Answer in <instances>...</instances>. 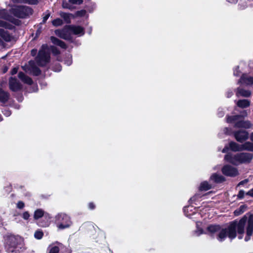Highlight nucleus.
Instances as JSON below:
<instances>
[{"mask_svg": "<svg viewBox=\"0 0 253 253\" xmlns=\"http://www.w3.org/2000/svg\"><path fill=\"white\" fill-rule=\"evenodd\" d=\"M33 10L29 6L23 5H14L8 11L6 9L0 10V18L10 21L16 25L20 24V21L14 16L19 18H24L32 14Z\"/></svg>", "mask_w": 253, "mask_h": 253, "instance_id": "1", "label": "nucleus"}, {"mask_svg": "<svg viewBox=\"0 0 253 253\" xmlns=\"http://www.w3.org/2000/svg\"><path fill=\"white\" fill-rule=\"evenodd\" d=\"M253 158V155L250 153H239L235 155L231 153L226 154L224 159L233 165H238L242 164L250 163Z\"/></svg>", "mask_w": 253, "mask_h": 253, "instance_id": "2", "label": "nucleus"}, {"mask_svg": "<svg viewBox=\"0 0 253 253\" xmlns=\"http://www.w3.org/2000/svg\"><path fill=\"white\" fill-rule=\"evenodd\" d=\"M38 64L41 66H45L50 61V50L47 44H43L39 51L36 58Z\"/></svg>", "mask_w": 253, "mask_h": 253, "instance_id": "3", "label": "nucleus"}, {"mask_svg": "<svg viewBox=\"0 0 253 253\" xmlns=\"http://www.w3.org/2000/svg\"><path fill=\"white\" fill-rule=\"evenodd\" d=\"M0 27L5 28V29L0 28V37L6 42L12 41L13 39V37L6 29L12 30L14 27L9 23L1 20H0Z\"/></svg>", "mask_w": 253, "mask_h": 253, "instance_id": "4", "label": "nucleus"}, {"mask_svg": "<svg viewBox=\"0 0 253 253\" xmlns=\"http://www.w3.org/2000/svg\"><path fill=\"white\" fill-rule=\"evenodd\" d=\"M55 222L59 229H64L69 227L71 224L70 217L65 213H58L55 216Z\"/></svg>", "mask_w": 253, "mask_h": 253, "instance_id": "5", "label": "nucleus"}, {"mask_svg": "<svg viewBox=\"0 0 253 253\" xmlns=\"http://www.w3.org/2000/svg\"><path fill=\"white\" fill-rule=\"evenodd\" d=\"M239 118H240V116L239 115L228 116L227 118V122L235 123V126L238 128L243 127L245 128H249L252 126V124L250 121H238Z\"/></svg>", "mask_w": 253, "mask_h": 253, "instance_id": "6", "label": "nucleus"}, {"mask_svg": "<svg viewBox=\"0 0 253 253\" xmlns=\"http://www.w3.org/2000/svg\"><path fill=\"white\" fill-rule=\"evenodd\" d=\"M21 239L18 236L11 235L6 240V247L9 252H13L18 244L21 242Z\"/></svg>", "mask_w": 253, "mask_h": 253, "instance_id": "7", "label": "nucleus"}, {"mask_svg": "<svg viewBox=\"0 0 253 253\" xmlns=\"http://www.w3.org/2000/svg\"><path fill=\"white\" fill-rule=\"evenodd\" d=\"M208 231L211 234L217 233V239L220 242L224 241L226 238L220 240L219 235L222 230H226V228H221L219 225H211L208 227Z\"/></svg>", "mask_w": 253, "mask_h": 253, "instance_id": "8", "label": "nucleus"}, {"mask_svg": "<svg viewBox=\"0 0 253 253\" xmlns=\"http://www.w3.org/2000/svg\"><path fill=\"white\" fill-rule=\"evenodd\" d=\"M55 34L61 38L65 40H70L71 38V32L69 30V26L65 27L62 30H56Z\"/></svg>", "mask_w": 253, "mask_h": 253, "instance_id": "9", "label": "nucleus"}, {"mask_svg": "<svg viewBox=\"0 0 253 253\" xmlns=\"http://www.w3.org/2000/svg\"><path fill=\"white\" fill-rule=\"evenodd\" d=\"M9 88L13 91H17L22 88V85L18 80L11 77L9 80Z\"/></svg>", "mask_w": 253, "mask_h": 253, "instance_id": "10", "label": "nucleus"}, {"mask_svg": "<svg viewBox=\"0 0 253 253\" xmlns=\"http://www.w3.org/2000/svg\"><path fill=\"white\" fill-rule=\"evenodd\" d=\"M234 136L237 141L243 142L249 137V133L245 130H239L234 132Z\"/></svg>", "mask_w": 253, "mask_h": 253, "instance_id": "11", "label": "nucleus"}, {"mask_svg": "<svg viewBox=\"0 0 253 253\" xmlns=\"http://www.w3.org/2000/svg\"><path fill=\"white\" fill-rule=\"evenodd\" d=\"M28 68V70L24 69L27 72H29L36 76L41 74V70L35 65V63L34 61H30L29 62Z\"/></svg>", "mask_w": 253, "mask_h": 253, "instance_id": "12", "label": "nucleus"}, {"mask_svg": "<svg viewBox=\"0 0 253 253\" xmlns=\"http://www.w3.org/2000/svg\"><path fill=\"white\" fill-rule=\"evenodd\" d=\"M69 30L72 34L82 36L84 34L83 28L79 26H69Z\"/></svg>", "mask_w": 253, "mask_h": 253, "instance_id": "13", "label": "nucleus"}, {"mask_svg": "<svg viewBox=\"0 0 253 253\" xmlns=\"http://www.w3.org/2000/svg\"><path fill=\"white\" fill-rule=\"evenodd\" d=\"M236 95L238 97H249L251 95V92L249 90L238 87L236 90Z\"/></svg>", "mask_w": 253, "mask_h": 253, "instance_id": "14", "label": "nucleus"}, {"mask_svg": "<svg viewBox=\"0 0 253 253\" xmlns=\"http://www.w3.org/2000/svg\"><path fill=\"white\" fill-rule=\"evenodd\" d=\"M222 172L223 174H237L238 171L236 168L227 165L222 168Z\"/></svg>", "mask_w": 253, "mask_h": 253, "instance_id": "15", "label": "nucleus"}, {"mask_svg": "<svg viewBox=\"0 0 253 253\" xmlns=\"http://www.w3.org/2000/svg\"><path fill=\"white\" fill-rule=\"evenodd\" d=\"M239 83L245 85L253 84V77L243 75L240 78Z\"/></svg>", "mask_w": 253, "mask_h": 253, "instance_id": "16", "label": "nucleus"}, {"mask_svg": "<svg viewBox=\"0 0 253 253\" xmlns=\"http://www.w3.org/2000/svg\"><path fill=\"white\" fill-rule=\"evenodd\" d=\"M18 78L25 84L30 85L33 83V81L31 78L26 76L22 72H19L18 73Z\"/></svg>", "mask_w": 253, "mask_h": 253, "instance_id": "17", "label": "nucleus"}, {"mask_svg": "<svg viewBox=\"0 0 253 253\" xmlns=\"http://www.w3.org/2000/svg\"><path fill=\"white\" fill-rule=\"evenodd\" d=\"M236 105L240 108H246L250 106L251 101L248 99H241L236 102Z\"/></svg>", "mask_w": 253, "mask_h": 253, "instance_id": "18", "label": "nucleus"}, {"mask_svg": "<svg viewBox=\"0 0 253 253\" xmlns=\"http://www.w3.org/2000/svg\"><path fill=\"white\" fill-rule=\"evenodd\" d=\"M9 98L8 92L4 91L0 88V101L3 103L6 102Z\"/></svg>", "mask_w": 253, "mask_h": 253, "instance_id": "19", "label": "nucleus"}, {"mask_svg": "<svg viewBox=\"0 0 253 253\" xmlns=\"http://www.w3.org/2000/svg\"><path fill=\"white\" fill-rule=\"evenodd\" d=\"M229 147L230 149L234 152L242 151V145H239L235 142H230Z\"/></svg>", "mask_w": 253, "mask_h": 253, "instance_id": "20", "label": "nucleus"}, {"mask_svg": "<svg viewBox=\"0 0 253 253\" xmlns=\"http://www.w3.org/2000/svg\"><path fill=\"white\" fill-rule=\"evenodd\" d=\"M50 39H51L52 42L54 44L60 46L62 48H66L67 46H66V45L65 44V43L62 41L59 40L58 39H57L55 37H51Z\"/></svg>", "mask_w": 253, "mask_h": 253, "instance_id": "21", "label": "nucleus"}, {"mask_svg": "<svg viewBox=\"0 0 253 253\" xmlns=\"http://www.w3.org/2000/svg\"><path fill=\"white\" fill-rule=\"evenodd\" d=\"M211 179L216 183H221L225 180V178L223 175H212Z\"/></svg>", "mask_w": 253, "mask_h": 253, "instance_id": "22", "label": "nucleus"}, {"mask_svg": "<svg viewBox=\"0 0 253 253\" xmlns=\"http://www.w3.org/2000/svg\"><path fill=\"white\" fill-rule=\"evenodd\" d=\"M242 151L247 150L253 151V143L250 142H246L242 144Z\"/></svg>", "mask_w": 253, "mask_h": 253, "instance_id": "23", "label": "nucleus"}, {"mask_svg": "<svg viewBox=\"0 0 253 253\" xmlns=\"http://www.w3.org/2000/svg\"><path fill=\"white\" fill-rule=\"evenodd\" d=\"M211 188V185L207 181H204L201 183L199 187L200 191H207Z\"/></svg>", "mask_w": 253, "mask_h": 253, "instance_id": "24", "label": "nucleus"}, {"mask_svg": "<svg viewBox=\"0 0 253 253\" xmlns=\"http://www.w3.org/2000/svg\"><path fill=\"white\" fill-rule=\"evenodd\" d=\"M44 215V211L41 209L37 210L34 214V217L35 219H38Z\"/></svg>", "mask_w": 253, "mask_h": 253, "instance_id": "25", "label": "nucleus"}, {"mask_svg": "<svg viewBox=\"0 0 253 253\" xmlns=\"http://www.w3.org/2000/svg\"><path fill=\"white\" fill-rule=\"evenodd\" d=\"M48 253H59V247L58 246L52 245L48 247Z\"/></svg>", "mask_w": 253, "mask_h": 253, "instance_id": "26", "label": "nucleus"}, {"mask_svg": "<svg viewBox=\"0 0 253 253\" xmlns=\"http://www.w3.org/2000/svg\"><path fill=\"white\" fill-rule=\"evenodd\" d=\"M246 206L245 205H242L240 207V208L235 210L234 211V214L235 215L238 216L243 213L246 210Z\"/></svg>", "mask_w": 253, "mask_h": 253, "instance_id": "27", "label": "nucleus"}, {"mask_svg": "<svg viewBox=\"0 0 253 253\" xmlns=\"http://www.w3.org/2000/svg\"><path fill=\"white\" fill-rule=\"evenodd\" d=\"M62 7L64 8H67L72 10L75 8V7L72 5V3L69 2V0L67 1H63L62 3Z\"/></svg>", "mask_w": 253, "mask_h": 253, "instance_id": "28", "label": "nucleus"}, {"mask_svg": "<svg viewBox=\"0 0 253 253\" xmlns=\"http://www.w3.org/2000/svg\"><path fill=\"white\" fill-rule=\"evenodd\" d=\"M60 15L62 18H63L65 20V21L66 22L69 23L70 22L71 14L64 12H60Z\"/></svg>", "mask_w": 253, "mask_h": 253, "instance_id": "29", "label": "nucleus"}, {"mask_svg": "<svg viewBox=\"0 0 253 253\" xmlns=\"http://www.w3.org/2000/svg\"><path fill=\"white\" fill-rule=\"evenodd\" d=\"M14 2H19L22 1L25 3H28L29 4H35L37 3V0H13Z\"/></svg>", "mask_w": 253, "mask_h": 253, "instance_id": "30", "label": "nucleus"}, {"mask_svg": "<svg viewBox=\"0 0 253 253\" xmlns=\"http://www.w3.org/2000/svg\"><path fill=\"white\" fill-rule=\"evenodd\" d=\"M52 23L54 26H61L63 24V22L60 18H57L53 20L52 21Z\"/></svg>", "mask_w": 253, "mask_h": 253, "instance_id": "31", "label": "nucleus"}, {"mask_svg": "<svg viewBox=\"0 0 253 253\" xmlns=\"http://www.w3.org/2000/svg\"><path fill=\"white\" fill-rule=\"evenodd\" d=\"M65 63L68 65L70 66L72 63V56L70 54H68L65 60Z\"/></svg>", "mask_w": 253, "mask_h": 253, "instance_id": "32", "label": "nucleus"}, {"mask_svg": "<svg viewBox=\"0 0 253 253\" xmlns=\"http://www.w3.org/2000/svg\"><path fill=\"white\" fill-rule=\"evenodd\" d=\"M43 235L42 231H36L34 234V236L37 239H41L42 238Z\"/></svg>", "mask_w": 253, "mask_h": 253, "instance_id": "33", "label": "nucleus"}, {"mask_svg": "<svg viewBox=\"0 0 253 253\" xmlns=\"http://www.w3.org/2000/svg\"><path fill=\"white\" fill-rule=\"evenodd\" d=\"M85 14H86V11L85 10L83 9V10L77 11L75 13V16L82 17V16H84L85 15Z\"/></svg>", "mask_w": 253, "mask_h": 253, "instance_id": "34", "label": "nucleus"}, {"mask_svg": "<svg viewBox=\"0 0 253 253\" xmlns=\"http://www.w3.org/2000/svg\"><path fill=\"white\" fill-rule=\"evenodd\" d=\"M83 2V0H69V2L71 3L72 4H81Z\"/></svg>", "mask_w": 253, "mask_h": 253, "instance_id": "35", "label": "nucleus"}, {"mask_svg": "<svg viewBox=\"0 0 253 253\" xmlns=\"http://www.w3.org/2000/svg\"><path fill=\"white\" fill-rule=\"evenodd\" d=\"M199 224L197 223V230L195 231V234L196 236H199L200 235L203 233V231L202 229L198 227Z\"/></svg>", "mask_w": 253, "mask_h": 253, "instance_id": "36", "label": "nucleus"}, {"mask_svg": "<svg viewBox=\"0 0 253 253\" xmlns=\"http://www.w3.org/2000/svg\"><path fill=\"white\" fill-rule=\"evenodd\" d=\"M25 206L24 203L22 201H19L17 204V207L18 209H22Z\"/></svg>", "mask_w": 253, "mask_h": 253, "instance_id": "37", "label": "nucleus"}, {"mask_svg": "<svg viewBox=\"0 0 253 253\" xmlns=\"http://www.w3.org/2000/svg\"><path fill=\"white\" fill-rule=\"evenodd\" d=\"M29 217H30V214L28 211L24 212L22 214V217L24 219L27 220L29 218Z\"/></svg>", "mask_w": 253, "mask_h": 253, "instance_id": "38", "label": "nucleus"}, {"mask_svg": "<svg viewBox=\"0 0 253 253\" xmlns=\"http://www.w3.org/2000/svg\"><path fill=\"white\" fill-rule=\"evenodd\" d=\"M50 16V13H47L45 14L42 19V23H44L46 22V20L48 19L49 17Z\"/></svg>", "mask_w": 253, "mask_h": 253, "instance_id": "39", "label": "nucleus"}, {"mask_svg": "<svg viewBox=\"0 0 253 253\" xmlns=\"http://www.w3.org/2000/svg\"><path fill=\"white\" fill-rule=\"evenodd\" d=\"M240 75V71H239V67H236L234 69V75L236 76H238Z\"/></svg>", "mask_w": 253, "mask_h": 253, "instance_id": "40", "label": "nucleus"}, {"mask_svg": "<svg viewBox=\"0 0 253 253\" xmlns=\"http://www.w3.org/2000/svg\"><path fill=\"white\" fill-rule=\"evenodd\" d=\"M3 114L6 117H8L11 115V112L7 109H6L3 111Z\"/></svg>", "mask_w": 253, "mask_h": 253, "instance_id": "41", "label": "nucleus"}, {"mask_svg": "<svg viewBox=\"0 0 253 253\" xmlns=\"http://www.w3.org/2000/svg\"><path fill=\"white\" fill-rule=\"evenodd\" d=\"M53 70L55 72H59L61 70V66L59 64L56 65Z\"/></svg>", "mask_w": 253, "mask_h": 253, "instance_id": "42", "label": "nucleus"}, {"mask_svg": "<svg viewBox=\"0 0 253 253\" xmlns=\"http://www.w3.org/2000/svg\"><path fill=\"white\" fill-rule=\"evenodd\" d=\"M52 52L55 55H57V54H59V53H60L59 51L55 47L52 48Z\"/></svg>", "mask_w": 253, "mask_h": 253, "instance_id": "43", "label": "nucleus"}, {"mask_svg": "<svg viewBox=\"0 0 253 253\" xmlns=\"http://www.w3.org/2000/svg\"><path fill=\"white\" fill-rule=\"evenodd\" d=\"M17 72H18V68L16 67L13 68L12 69V70L11 71V74L12 75H14V74H16Z\"/></svg>", "mask_w": 253, "mask_h": 253, "instance_id": "44", "label": "nucleus"}, {"mask_svg": "<svg viewBox=\"0 0 253 253\" xmlns=\"http://www.w3.org/2000/svg\"><path fill=\"white\" fill-rule=\"evenodd\" d=\"M244 196V192L242 190H240L238 194L239 198H243Z\"/></svg>", "mask_w": 253, "mask_h": 253, "instance_id": "45", "label": "nucleus"}, {"mask_svg": "<svg viewBox=\"0 0 253 253\" xmlns=\"http://www.w3.org/2000/svg\"><path fill=\"white\" fill-rule=\"evenodd\" d=\"M37 52V49H33L31 50V54L32 56H34L36 55Z\"/></svg>", "mask_w": 253, "mask_h": 253, "instance_id": "46", "label": "nucleus"}, {"mask_svg": "<svg viewBox=\"0 0 253 253\" xmlns=\"http://www.w3.org/2000/svg\"><path fill=\"white\" fill-rule=\"evenodd\" d=\"M89 208L91 210L94 209L95 206L92 203H90L88 205Z\"/></svg>", "mask_w": 253, "mask_h": 253, "instance_id": "47", "label": "nucleus"}, {"mask_svg": "<svg viewBox=\"0 0 253 253\" xmlns=\"http://www.w3.org/2000/svg\"><path fill=\"white\" fill-rule=\"evenodd\" d=\"M248 182V180L246 179V180H243L242 181H241L238 185L240 186V185H243L244 183H246Z\"/></svg>", "mask_w": 253, "mask_h": 253, "instance_id": "48", "label": "nucleus"}, {"mask_svg": "<svg viewBox=\"0 0 253 253\" xmlns=\"http://www.w3.org/2000/svg\"><path fill=\"white\" fill-rule=\"evenodd\" d=\"M233 93L232 91H228L227 93V97L229 98L233 95Z\"/></svg>", "mask_w": 253, "mask_h": 253, "instance_id": "49", "label": "nucleus"}, {"mask_svg": "<svg viewBox=\"0 0 253 253\" xmlns=\"http://www.w3.org/2000/svg\"><path fill=\"white\" fill-rule=\"evenodd\" d=\"M247 194L251 196H253V189L248 191Z\"/></svg>", "mask_w": 253, "mask_h": 253, "instance_id": "50", "label": "nucleus"}, {"mask_svg": "<svg viewBox=\"0 0 253 253\" xmlns=\"http://www.w3.org/2000/svg\"><path fill=\"white\" fill-rule=\"evenodd\" d=\"M228 150V147L227 146H225L224 148L222 150V153H226Z\"/></svg>", "mask_w": 253, "mask_h": 253, "instance_id": "51", "label": "nucleus"}, {"mask_svg": "<svg viewBox=\"0 0 253 253\" xmlns=\"http://www.w3.org/2000/svg\"><path fill=\"white\" fill-rule=\"evenodd\" d=\"M224 131L226 134H229L230 130L228 128L226 127L224 128Z\"/></svg>", "mask_w": 253, "mask_h": 253, "instance_id": "52", "label": "nucleus"}, {"mask_svg": "<svg viewBox=\"0 0 253 253\" xmlns=\"http://www.w3.org/2000/svg\"><path fill=\"white\" fill-rule=\"evenodd\" d=\"M230 3H236L237 2V0H227Z\"/></svg>", "mask_w": 253, "mask_h": 253, "instance_id": "53", "label": "nucleus"}, {"mask_svg": "<svg viewBox=\"0 0 253 253\" xmlns=\"http://www.w3.org/2000/svg\"><path fill=\"white\" fill-rule=\"evenodd\" d=\"M250 139L253 142V132L250 135Z\"/></svg>", "mask_w": 253, "mask_h": 253, "instance_id": "54", "label": "nucleus"}, {"mask_svg": "<svg viewBox=\"0 0 253 253\" xmlns=\"http://www.w3.org/2000/svg\"><path fill=\"white\" fill-rule=\"evenodd\" d=\"M38 90V87L37 85H35L34 87V89H33V91H37Z\"/></svg>", "mask_w": 253, "mask_h": 253, "instance_id": "55", "label": "nucleus"}, {"mask_svg": "<svg viewBox=\"0 0 253 253\" xmlns=\"http://www.w3.org/2000/svg\"><path fill=\"white\" fill-rule=\"evenodd\" d=\"M216 168L219 169H220V167H219V166H216L214 168V169H216Z\"/></svg>", "mask_w": 253, "mask_h": 253, "instance_id": "56", "label": "nucleus"}, {"mask_svg": "<svg viewBox=\"0 0 253 253\" xmlns=\"http://www.w3.org/2000/svg\"><path fill=\"white\" fill-rule=\"evenodd\" d=\"M223 113H220V114H219V117H222V116H223Z\"/></svg>", "mask_w": 253, "mask_h": 253, "instance_id": "57", "label": "nucleus"}, {"mask_svg": "<svg viewBox=\"0 0 253 253\" xmlns=\"http://www.w3.org/2000/svg\"><path fill=\"white\" fill-rule=\"evenodd\" d=\"M49 225V223H47L46 224H45L44 225L45 226H48Z\"/></svg>", "mask_w": 253, "mask_h": 253, "instance_id": "58", "label": "nucleus"}, {"mask_svg": "<svg viewBox=\"0 0 253 253\" xmlns=\"http://www.w3.org/2000/svg\"><path fill=\"white\" fill-rule=\"evenodd\" d=\"M2 119L1 116L0 115V121H2Z\"/></svg>", "mask_w": 253, "mask_h": 253, "instance_id": "59", "label": "nucleus"}, {"mask_svg": "<svg viewBox=\"0 0 253 253\" xmlns=\"http://www.w3.org/2000/svg\"><path fill=\"white\" fill-rule=\"evenodd\" d=\"M245 116H247V113L246 112H245Z\"/></svg>", "mask_w": 253, "mask_h": 253, "instance_id": "60", "label": "nucleus"}, {"mask_svg": "<svg viewBox=\"0 0 253 253\" xmlns=\"http://www.w3.org/2000/svg\"><path fill=\"white\" fill-rule=\"evenodd\" d=\"M39 0H37V2H38Z\"/></svg>", "mask_w": 253, "mask_h": 253, "instance_id": "61", "label": "nucleus"}]
</instances>
